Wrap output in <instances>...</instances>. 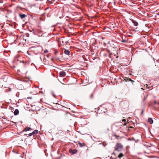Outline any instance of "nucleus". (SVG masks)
<instances>
[{"instance_id":"obj_15","label":"nucleus","mask_w":159,"mask_h":159,"mask_svg":"<svg viewBox=\"0 0 159 159\" xmlns=\"http://www.w3.org/2000/svg\"><path fill=\"white\" fill-rule=\"evenodd\" d=\"M114 136H115L116 137V138L117 139H118V138L120 137V136L119 135H117L116 134H115L114 135Z\"/></svg>"},{"instance_id":"obj_4","label":"nucleus","mask_w":159,"mask_h":159,"mask_svg":"<svg viewBox=\"0 0 159 159\" xmlns=\"http://www.w3.org/2000/svg\"><path fill=\"white\" fill-rule=\"evenodd\" d=\"M64 53L65 54L69 55L70 54V52L69 50L65 48Z\"/></svg>"},{"instance_id":"obj_16","label":"nucleus","mask_w":159,"mask_h":159,"mask_svg":"<svg viewBox=\"0 0 159 159\" xmlns=\"http://www.w3.org/2000/svg\"><path fill=\"white\" fill-rule=\"evenodd\" d=\"M106 115H109V114H108L107 113H106V114H104L103 115V117H105L106 116Z\"/></svg>"},{"instance_id":"obj_2","label":"nucleus","mask_w":159,"mask_h":159,"mask_svg":"<svg viewBox=\"0 0 159 159\" xmlns=\"http://www.w3.org/2000/svg\"><path fill=\"white\" fill-rule=\"evenodd\" d=\"M59 75L61 77H64L66 75V73L64 71H61L60 72Z\"/></svg>"},{"instance_id":"obj_26","label":"nucleus","mask_w":159,"mask_h":159,"mask_svg":"<svg viewBox=\"0 0 159 159\" xmlns=\"http://www.w3.org/2000/svg\"><path fill=\"white\" fill-rule=\"evenodd\" d=\"M57 52H55V54H56V53H57Z\"/></svg>"},{"instance_id":"obj_6","label":"nucleus","mask_w":159,"mask_h":159,"mask_svg":"<svg viewBox=\"0 0 159 159\" xmlns=\"http://www.w3.org/2000/svg\"><path fill=\"white\" fill-rule=\"evenodd\" d=\"M19 113V111L18 109H16L15 110V111L14 112V114L15 115H17Z\"/></svg>"},{"instance_id":"obj_13","label":"nucleus","mask_w":159,"mask_h":159,"mask_svg":"<svg viewBox=\"0 0 159 159\" xmlns=\"http://www.w3.org/2000/svg\"><path fill=\"white\" fill-rule=\"evenodd\" d=\"M133 23H134V25L135 26H137L138 25V23L136 21H134L133 22Z\"/></svg>"},{"instance_id":"obj_1","label":"nucleus","mask_w":159,"mask_h":159,"mask_svg":"<svg viewBox=\"0 0 159 159\" xmlns=\"http://www.w3.org/2000/svg\"><path fill=\"white\" fill-rule=\"evenodd\" d=\"M114 152L117 151L120 152L121 151L123 148V146L120 143H117L115 146Z\"/></svg>"},{"instance_id":"obj_29","label":"nucleus","mask_w":159,"mask_h":159,"mask_svg":"<svg viewBox=\"0 0 159 159\" xmlns=\"http://www.w3.org/2000/svg\"><path fill=\"white\" fill-rule=\"evenodd\" d=\"M142 112L143 113V111H142Z\"/></svg>"},{"instance_id":"obj_19","label":"nucleus","mask_w":159,"mask_h":159,"mask_svg":"<svg viewBox=\"0 0 159 159\" xmlns=\"http://www.w3.org/2000/svg\"><path fill=\"white\" fill-rule=\"evenodd\" d=\"M127 42V41H126V40H125L123 39H122V42L125 43V42Z\"/></svg>"},{"instance_id":"obj_10","label":"nucleus","mask_w":159,"mask_h":159,"mask_svg":"<svg viewBox=\"0 0 159 159\" xmlns=\"http://www.w3.org/2000/svg\"><path fill=\"white\" fill-rule=\"evenodd\" d=\"M38 133V131L37 130H35L32 132V134H37Z\"/></svg>"},{"instance_id":"obj_14","label":"nucleus","mask_w":159,"mask_h":159,"mask_svg":"<svg viewBox=\"0 0 159 159\" xmlns=\"http://www.w3.org/2000/svg\"><path fill=\"white\" fill-rule=\"evenodd\" d=\"M106 110H107L106 109L104 108H103L102 110V112L105 113L107 112V111H106Z\"/></svg>"},{"instance_id":"obj_9","label":"nucleus","mask_w":159,"mask_h":159,"mask_svg":"<svg viewBox=\"0 0 159 159\" xmlns=\"http://www.w3.org/2000/svg\"><path fill=\"white\" fill-rule=\"evenodd\" d=\"M124 156V154L122 153H120L118 156V157L119 158H120L121 157Z\"/></svg>"},{"instance_id":"obj_5","label":"nucleus","mask_w":159,"mask_h":159,"mask_svg":"<svg viewBox=\"0 0 159 159\" xmlns=\"http://www.w3.org/2000/svg\"><path fill=\"white\" fill-rule=\"evenodd\" d=\"M31 130H32V129L30 127H26L23 131H30Z\"/></svg>"},{"instance_id":"obj_21","label":"nucleus","mask_w":159,"mask_h":159,"mask_svg":"<svg viewBox=\"0 0 159 159\" xmlns=\"http://www.w3.org/2000/svg\"><path fill=\"white\" fill-rule=\"evenodd\" d=\"M122 121L123 122H126V120L125 119H123L122 120Z\"/></svg>"},{"instance_id":"obj_3","label":"nucleus","mask_w":159,"mask_h":159,"mask_svg":"<svg viewBox=\"0 0 159 159\" xmlns=\"http://www.w3.org/2000/svg\"><path fill=\"white\" fill-rule=\"evenodd\" d=\"M69 151L70 153H72V154H75L76 153V152H77V150H76V149L72 150L71 149H70L69 150Z\"/></svg>"},{"instance_id":"obj_24","label":"nucleus","mask_w":159,"mask_h":159,"mask_svg":"<svg viewBox=\"0 0 159 159\" xmlns=\"http://www.w3.org/2000/svg\"><path fill=\"white\" fill-rule=\"evenodd\" d=\"M126 124V123L125 122V123L124 124V125H125Z\"/></svg>"},{"instance_id":"obj_18","label":"nucleus","mask_w":159,"mask_h":159,"mask_svg":"<svg viewBox=\"0 0 159 159\" xmlns=\"http://www.w3.org/2000/svg\"><path fill=\"white\" fill-rule=\"evenodd\" d=\"M147 98V96H144V99L143 100V101H144Z\"/></svg>"},{"instance_id":"obj_25","label":"nucleus","mask_w":159,"mask_h":159,"mask_svg":"<svg viewBox=\"0 0 159 159\" xmlns=\"http://www.w3.org/2000/svg\"><path fill=\"white\" fill-rule=\"evenodd\" d=\"M129 128H133V127L132 126H130Z\"/></svg>"},{"instance_id":"obj_23","label":"nucleus","mask_w":159,"mask_h":159,"mask_svg":"<svg viewBox=\"0 0 159 159\" xmlns=\"http://www.w3.org/2000/svg\"><path fill=\"white\" fill-rule=\"evenodd\" d=\"M157 103V102L156 101H155L154 102V104H155Z\"/></svg>"},{"instance_id":"obj_8","label":"nucleus","mask_w":159,"mask_h":159,"mask_svg":"<svg viewBox=\"0 0 159 159\" xmlns=\"http://www.w3.org/2000/svg\"><path fill=\"white\" fill-rule=\"evenodd\" d=\"M20 16L21 19H23L25 17L26 15L25 14H21L20 15Z\"/></svg>"},{"instance_id":"obj_27","label":"nucleus","mask_w":159,"mask_h":159,"mask_svg":"<svg viewBox=\"0 0 159 159\" xmlns=\"http://www.w3.org/2000/svg\"><path fill=\"white\" fill-rule=\"evenodd\" d=\"M157 104H158V105H159V102H158V103H157Z\"/></svg>"},{"instance_id":"obj_22","label":"nucleus","mask_w":159,"mask_h":159,"mask_svg":"<svg viewBox=\"0 0 159 159\" xmlns=\"http://www.w3.org/2000/svg\"><path fill=\"white\" fill-rule=\"evenodd\" d=\"M157 15L159 16V12L156 14V16H157Z\"/></svg>"},{"instance_id":"obj_28","label":"nucleus","mask_w":159,"mask_h":159,"mask_svg":"<svg viewBox=\"0 0 159 159\" xmlns=\"http://www.w3.org/2000/svg\"><path fill=\"white\" fill-rule=\"evenodd\" d=\"M47 52V51H44V52Z\"/></svg>"},{"instance_id":"obj_11","label":"nucleus","mask_w":159,"mask_h":159,"mask_svg":"<svg viewBox=\"0 0 159 159\" xmlns=\"http://www.w3.org/2000/svg\"><path fill=\"white\" fill-rule=\"evenodd\" d=\"M79 145L81 147L84 146L85 145V143H79Z\"/></svg>"},{"instance_id":"obj_12","label":"nucleus","mask_w":159,"mask_h":159,"mask_svg":"<svg viewBox=\"0 0 159 159\" xmlns=\"http://www.w3.org/2000/svg\"><path fill=\"white\" fill-rule=\"evenodd\" d=\"M124 80L125 81H129V78L125 77L124 78Z\"/></svg>"},{"instance_id":"obj_20","label":"nucleus","mask_w":159,"mask_h":159,"mask_svg":"<svg viewBox=\"0 0 159 159\" xmlns=\"http://www.w3.org/2000/svg\"><path fill=\"white\" fill-rule=\"evenodd\" d=\"M33 134H32V133H30L29 134V136H31Z\"/></svg>"},{"instance_id":"obj_7","label":"nucleus","mask_w":159,"mask_h":159,"mask_svg":"<svg viewBox=\"0 0 159 159\" xmlns=\"http://www.w3.org/2000/svg\"><path fill=\"white\" fill-rule=\"evenodd\" d=\"M148 122L151 124H152L153 123V120L151 118H149L148 119Z\"/></svg>"},{"instance_id":"obj_17","label":"nucleus","mask_w":159,"mask_h":159,"mask_svg":"<svg viewBox=\"0 0 159 159\" xmlns=\"http://www.w3.org/2000/svg\"><path fill=\"white\" fill-rule=\"evenodd\" d=\"M129 81H131L132 83H133L134 82V81L132 80L131 79H130L129 78Z\"/></svg>"}]
</instances>
